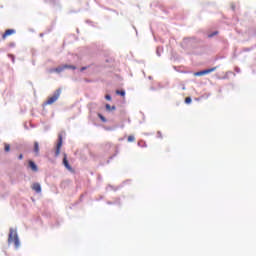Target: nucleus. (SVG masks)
Returning a JSON list of instances; mask_svg holds the SVG:
<instances>
[{
    "instance_id": "f257e3e1",
    "label": "nucleus",
    "mask_w": 256,
    "mask_h": 256,
    "mask_svg": "<svg viewBox=\"0 0 256 256\" xmlns=\"http://www.w3.org/2000/svg\"><path fill=\"white\" fill-rule=\"evenodd\" d=\"M14 243L15 249H19L21 247V242L19 241V235L17 234V230L10 228L8 234V244L11 245Z\"/></svg>"
},
{
    "instance_id": "f03ea898",
    "label": "nucleus",
    "mask_w": 256,
    "mask_h": 256,
    "mask_svg": "<svg viewBox=\"0 0 256 256\" xmlns=\"http://www.w3.org/2000/svg\"><path fill=\"white\" fill-rule=\"evenodd\" d=\"M59 97H61V88H58L56 91L53 92L52 96L48 98V100L45 102V105H53Z\"/></svg>"
},
{
    "instance_id": "7ed1b4c3",
    "label": "nucleus",
    "mask_w": 256,
    "mask_h": 256,
    "mask_svg": "<svg viewBox=\"0 0 256 256\" xmlns=\"http://www.w3.org/2000/svg\"><path fill=\"white\" fill-rule=\"evenodd\" d=\"M65 69H72L73 71H75V69H77V66L64 64L62 66H58V67L54 68L52 71H54V73H63V71H65Z\"/></svg>"
},
{
    "instance_id": "20e7f679",
    "label": "nucleus",
    "mask_w": 256,
    "mask_h": 256,
    "mask_svg": "<svg viewBox=\"0 0 256 256\" xmlns=\"http://www.w3.org/2000/svg\"><path fill=\"white\" fill-rule=\"evenodd\" d=\"M61 147H63V135H58V142L56 145L55 157H59L61 154Z\"/></svg>"
},
{
    "instance_id": "39448f33",
    "label": "nucleus",
    "mask_w": 256,
    "mask_h": 256,
    "mask_svg": "<svg viewBox=\"0 0 256 256\" xmlns=\"http://www.w3.org/2000/svg\"><path fill=\"white\" fill-rule=\"evenodd\" d=\"M213 71H217V67H213V68H210V69H205V70H202V71H198L195 73V76L196 77H201L203 75H209V73H213Z\"/></svg>"
},
{
    "instance_id": "423d86ee",
    "label": "nucleus",
    "mask_w": 256,
    "mask_h": 256,
    "mask_svg": "<svg viewBox=\"0 0 256 256\" xmlns=\"http://www.w3.org/2000/svg\"><path fill=\"white\" fill-rule=\"evenodd\" d=\"M28 167H29L32 171H34V173H37V171H39V167H37V164H36L34 161H32V160H29V161H28Z\"/></svg>"
},
{
    "instance_id": "0eeeda50",
    "label": "nucleus",
    "mask_w": 256,
    "mask_h": 256,
    "mask_svg": "<svg viewBox=\"0 0 256 256\" xmlns=\"http://www.w3.org/2000/svg\"><path fill=\"white\" fill-rule=\"evenodd\" d=\"M63 165L68 169V171H72L73 168L71 167V164H69V160H67V154H64Z\"/></svg>"
},
{
    "instance_id": "6e6552de",
    "label": "nucleus",
    "mask_w": 256,
    "mask_h": 256,
    "mask_svg": "<svg viewBox=\"0 0 256 256\" xmlns=\"http://www.w3.org/2000/svg\"><path fill=\"white\" fill-rule=\"evenodd\" d=\"M14 33H16L15 29H8L3 33L2 39H7L9 35H14Z\"/></svg>"
},
{
    "instance_id": "1a4fd4ad",
    "label": "nucleus",
    "mask_w": 256,
    "mask_h": 256,
    "mask_svg": "<svg viewBox=\"0 0 256 256\" xmlns=\"http://www.w3.org/2000/svg\"><path fill=\"white\" fill-rule=\"evenodd\" d=\"M32 189H33V191H35L36 193H41V184H39V183H34L33 185H32Z\"/></svg>"
},
{
    "instance_id": "9d476101",
    "label": "nucleus",
    "mask_w": 256,
    "mask_h": 256,
    "mask_svg": "<svg viewBox=\"0 0 256 256\" xmlns=\"http://www.w3.org/2000/svg\"><path fill=\"white\" fill-rule=\"evenodd\" d=\"M255 47H256V44L251 47L242 48V53H249V51H253V49H255Z\"/></svg>"
},
{
    "instance_id": "9b49d317",
    "label": "nucleus",
    "mask_w": 256,
    "mask_h": 256,
    "mask_svg": "<svg viewBox=\"0 0 256 256\" xmlns=\"http://www.w3.org/2000/svg\"><path fill=\"white\" fill-rule=\"evenodd\" d=\"M35 155H39V142H34V149Z\"/></svg>"
},
{
    "instance_id": "f8f14e48",
    "label": "nucleus",
    "mask_w": 256,
    "mask_h": 256,
    "mask_svg": "<svg viewBox=\"0 0 256 256\" xmlns=\"http://www.w3.org/2000/svg\"><path fill=\"white\" fill-rule=\"evenodd\" d=\"M161 53H163V47L158 46L157 49H156V55L158 57H161Z\"/></svg>"
},
{
    "instance_id": "ddd939ff",
    "label": "nucleus",
    "mask_w": 256,
    "mask_h": 256,
    "mask_svg": "<svg viewBox=\"0 0 256 256\" xmlns=\"http://www.w3.org/2000/svg\"><path fill=\"white\" fill-rule=\"evenodd\" d=\"M4 151L5 153H9L11 151V145L4 143Z\"/></svg>"
},
{
    "instance_id": "4468645a",
    "label": "nucleus",
    "mask_w": 256,
    "mask_h": 256,
    "mask_svg": "<svg viewBox=\"0 0 256 256\" xmlns=\"http://www.w3.org/2000/svg\"><path fill=\"white\" fill-rule=\"evenodd\" d=\"M115 109H117V107H115V106H110L109 104H106V110H107V111H115Z\"/></svg>"
},
{
    "instance_id": "2eb2a0df",
    "label": "nucleus",
    "mask_w": 256,
    "mask_h": 256,
    "mask_svg": "<svg viewBox=\"0 0 256 256\" xmlns=\"http://www.w3.org/2000/svg\"><path fill=\"white\" fill-rule=\"evenodd\" d=\"M98 117L102 123H107V118H105V116H103L102 114H98Z\"/></svg>"
},
{
    "instance_id": "dca6fc26",
    "label": "nucleus",
    "mask_w": 256,
    "mask_h": 256,
    "mask_svg": "<svg viewBox=\"0 0 256 256\" xmlns=\"http://www.w3.org/2000/svg\"><path fill=\"white\" fill-rule=\"evenodd\" d=\"M116 95H120L121 97H125V90H117Z\"/></svg>"
},
{
    "instance_id": "f3484780",
    "label": "nucleus",
    "mask_w": 256,
    "mask_h": 256,
    "mask_svg": "<svg viewBox=\"0 0 256 256\" xmlns=\"http://www.w3.org/2000/svg\"><path fill=\"white\" fill-rule=\"evenodd\" d=\"M138 147H147V144L145 143V141L140 140L138 141Z\"/></svg>"
},
{
    "instance_id": "a211bd4d",
    "label": "nucleus",
    "mask_w": 256,
    "mask_h": 256,
    "mask_svg": "<svg viewBox=\"0 0 256 256\" xmlns=\"http://www.w3.org/2000/svg\"><path fill=\"white\" fill-rule=\"evenodd\" d=\"M133 141H135V136L133 135L128 136V142L133 143Z\"/></svg>"
},
{
    "instance_id": "6ab92c4d",
    "label": "nucleus",
    "mask_w": 256,
    "mask_h": 256,
    "mask_svg": "<svg viewBox=\"0 0 256 256\" xmlns=\"http://www.w3.org/2000/svg\"><path fill=\"white\" fill-rule=\"evenodd\" d=\"M219 32L218 31H214L211 34L208 35L209 38L211 37H215V35H217Z\"/></svg>"
},
{
    "instance_id": "aec40b11",
    "label": "nucleus",
    "mask_w": 256,
    "mask_h": 256,
    "mask_svg": "<svg viewBox=\"0 0 256 256\" xmlns=\"http://www.w3.org/2000/svg\"><path fill=\"white\" fill-rule=\"evenodd\" d=\"M191 101H192L191 97L185 98V103H186L187 105H189V103H191Z\"/></svg>"
},
{
    "instance_id": "412c9836",
    "label": "nucleus",
    "mask_w": 256,
    "mask_h": 256,
    "mask_svg": "<svg viewBox=\"0 0 256 256\" xmlns=\"http://www.w3.org/2000/svg\"><path fill=\"white\" fill-rule=\"evenodd\" d=\"M46 3H49V5H55V0H46Z\"/></svg>"
},
{
    "instance_id": "4be33fe9",
    "label": "nucleus",
    "mask_w": 256,
    "mask_h": 256,
    "mask_svg": "<svg viewBox=\"0 0 256 256\" xmlns=\"http://www.w3.org/2000/svg\"><path fill=\"white\" fill-rule=\"evenodd\" d=\"M8 57L12 59V62L15 63V56L13 54H8Z\"/></svg>"
},
{
    "instance_id": "5701e85b",
    "label": "nucleus",
    "mask_w": 256,
    "mask_h": 256,
    "mask_svg": "<svg viewBox=\"0 0 256 256\" xmlns=\"http://www.w3.org/2000/svg\"><path fill=\"white\" fill-rule=\"evenodd\" d=\"M105 99H106V101H111V95L107 94V95L105 96Z\"/></svg>"
},
{
    "instance_id": "b1692460",
    "label": "nucleus",
    "mask_w": 256,
    "mask_h": 256,
    "mask_svg": "<svg viewBox=\"0 0 256 256\" xmlns=\"http://www.w3.org/2000/svg\"><path fill=\"white\" fill-rule=\"evenodd\" d=\"M118 153H119V151L116 150V153L113 154V155L110 157V159H115V157H117V154H118Z\"/></svg>"
},
{
    "instance_id": "393cba45",
    "label": "nucleus",
    "mask_w": 256,
    "mask_h": 256,
    "mask_svg": "<svg viewBox=\"0 0 256 256\" xmlns=\"http://www.w3.org/2000/svg\"><path fill=\"white\" fill-rule=\"evenodd\" d=\"M8 47H10V48L15 47V42H10L9 45H8Z\"/></svg>"
},
{
    "instance_id": "a878e982",
    "label": "nucleus",
    "mask_w": 256,
    "mask_h": 256,
    "mask_svg": "<svg viewBox=\"0 0 256 256\" xmlns=\"http://www.w3.org/2000/svg\"><path fill=\"white\" fill-rule=\"evenodd\" d=\"M236 73H241V69L239 67L235 68Z\"/></svg>"
},
{
    "instance_id": "bb28decb",
    "label": "nucleus",
    "mask_w": 256,
    "mask_h": 256,
    "mask_svg": "<svg viewBox=\"0 0 256 256\" xmlns=\"http://www.w3.org/2000/svg\"><path fill=\"white\" fill-rule=\"evenodd\" d=\"M231 9H232V11H235V3L231 4Z\"/></svg>"
},
{
    "instance_id": "cd10ccee",
    "label": "nucleus",
    "mask_w": 256,
    "mask_h": 256,
    "mask_svg": "<svg viewBox=\"0 0 256 256\" xmlns=\"http://www.w3.org/2000/svg\"><path fill=\"white\" fill-rule=\"evenodd\" d=\"M157 135H158V137H160V139L163 138V136L161 135V131H158V132H157Z\"/></svg>"
},
{
    "instance_id": "c85d7f7f",
    "label": "nucleus",
    "mask_w": 256,
    "mask_h": 256,
    "mask_svg": "<svg viewBox=\"0 0 256 256\" xmlns=\"http://www.w3.org/2000/svg\"><path fill=\"white\" fill-rule=\"evenodd\" d=\"M18 159L21 161V160L23 159V154H20V155L18 156Z\"/></svg>"
},
{
    "instance_id": "c756f323",
    "label": "nucleus",
    "mask_w": 256,
    "mask_h": 256,
    "mask_svg": "<svg viewBox=\"0 0 256 256\" xmlns=\"http://www.w3.org/2000/svg\"><path fill=\"white\" fill-rule=\"evenodd\" d=\"M87 69V67H82L81 69H80V71H85Z\"/></svg>"
},
{
    "instance_id": "7c9ffc66",
    "label": "nucleus",
    "mask_w": 256,
    "mask_h": 256,
    "mask_svg": "<svg viewBox=\"0 0 256 256\" xmlns=\"http://www.w3.org/2000/svg\"><path fill=\"white\" fill-rule=\"evenodd\" d=\"M150 89H151V91H155V88H154V87H151Z\"/></svg>"
},
{
    "instance_id": "2f4dec72",
    "label": "nucleus",
    "mask_w": 256,
    "mask_h": 256,
    "mask_svg": "<svg viewBox=\"0 0 256 256\" xmlns=\"http://www.w3.org/2000/svg\"><path fill=\"white\" fill-rule=\"evenodd\" d=\"M148 79H150V80H151V79H153V77H152V76H149V77H148Z\"/></svg>"
},
{
    "instance_id": "473e14b6",
    "label": "nucleus",
    "mask_w": 256,
    "mask_h": 256,
    "mask_svg": "<svg viewBox=\"0 0 256 256\" xmlns=\"http://www.w3.org/2000/svg\"><path fill=\"white\" fill-rule=\"evenodd\" d=\"M108 205H112V203H111V202H108Z\"/></svg>"
}]
</instances>
